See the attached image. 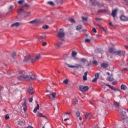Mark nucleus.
Returning <instances> with one entry per match:
<instances>
[{
  "label": "nucleus",
  "mask_w": 128,
  "mask_h": 128,
  "mask_svg": "<svg viewBox=\"0 0 128 128\" xmlns=\"http://www.w3.org/2000/svg\"><path fill=\"white\" fill-rule=\"evenodd\" d=\"M101 68H108V63H103L100 64Z\"/></svg>",
  "instance_id": "nucleus-20"
},
{
  "label": "nucleus",
  "mask_w": 128,
  "mask_h": 128,
  "mask_svg": "<svg viewBox=\"0 0 128 128\" xmlns=\"http://www.w3.org/2000/svg\"><path fill=\"white\" fill-rule=\"evenodd\" d=\"M68 20L72 24H76V21L74 18L68 19Z\"/></svg>",
  "instance_id": "nucleus-35"
},
{
  "label": "nucleus",
  "mask_w": 128,
  "mask_h": 128,
  "mask_svg": "<svg viewBox=\"0 0 128 128\" xmlns=\"http://www.w3.org/2000/svg\"><path fill=\"white\" fill-rule=\"evenodd\" d=\"M26 128H34V127H32V126H28Z\"/></svg>",
  "instance_id": "nucleus-63"
},
{
  "label": "nucleus",
  "mask_w": 128,
  "mask_h": 128,
  "mask_svg": "<svg viewBox=\"0 0 128 128\" xmlns=\"http://www.w3.org/2000/svg\"><path fill=\"white\" fill-rule=\"evenodd\" d=\"M114 106L115 108L117 109H118L120 108V104L116 102H114Z\"/></svg>",
  "instance_id": "nucleus-24"
},
{
  "label": "nucleus",
  "mask_w": 128,
  "mask_h": 128,
  "mask_svg": "<svg viewBox=\"0 0 128 128\" xmlns=\"http://www.w3.org/2000/svg\"><path fill=\"white\" fill-rule=\"evenodd\" d=\"M24 2V0H20L18 1V4L22 6Z\"/></svg>",
  "instance_id": "nucleus-34"
},
{
  "label": "nucleus",
  "mask_w": 128,
  "mask_h": 128,
  "mask_svg": "<svg viewBox=\"0 0 128 128\" xmlns=\"http://www.w3.org/2000/svg\"><path fill=\"white\" fill-rule=\"evenodd\" d=\"M4 90V87L0 86V92Z\"/></svg>",
  "instance_id": "nucleus-56"
},
{
  "label": "nucleus",
  "mask_w": 128,
  "mask_h": 128,
  "mask_svg": "<svg viewBox=\"0 0 128 128\" xmlns=\"http://www.w3.org/2000/svg\"><path fill=\"white\" fill-rule=\"evenodd\" d=\"M124 54H126V52L124 51H122V50H118L116 52V56H124Z\"/></svg>",
  "instance_id": "nucleus-8"
},
{
  "label": "nucleus",
  "mask_w": 128,
  "mask_h": 128,
  "mask_svg": "<svg viewBox=\"0 0 128 128\" xmlns=\"http://www.w3.org/2000/svg\"><path fill=\"white\" fill-rule=\"evenodd\" d=\"M70 120V118H66L64 119V122H66V120Z\"/></svg>",
  "instance_id": "nucleus-61"
},
{
  "label": "nucleus",
  "mask_w": 128,
  "mask_h": 128,
  "mask_svg": "<svg viewBox=\"0 0 128 128\" xmlns=\"http://www.w3.org/2000/svg\"><path fill=\"white\" fill-rule=\"evenodd\" d=\"M99 77H100V74H98V73H96L95 74V78H98Z\"/></svg>",
  "instance_id": "nucleus-45"
},
{
  "label": "nucleus",
  "mask_w": 128,
  "mask_h": 128,
  "mask_svg": "<svg viewBox=\"0 0 128 128\" xmlns=\"http://www.w3.org/2000/svg\"><path fill=\"white\" fill-rule=\"evenodd\" d=\"M88 72H86L84 73V76H88Z\"/></svg>",
  "instance_id": "nucleus-58"
},
{
  "label": "nucleus",
  "mask_w": 128,
  "mask_h": 128,
  "mask_svg": "<svg viewBox=\"0 0 128 128\" xmlns=\"http://www.w3.org/2000/svg\"><path fill=\"white\" fill-rule=\"evenodd\" d=\"M7 74H12V72H10V71H8L7 72Z\"/></svg>",
  "instance_id": "nucleus-59"
},
{
  "label": "nucleus",
  "mask_w": 128,
  "mask_h": 128,
  "mask_svg": "<svg viewBox=\"0 0 128 128\" xmlns=\"http://www.w3.org/2000/svg\"><path fill=\"white\" fill-rule=\"evenodd\" d=\"M36 80V76L32 74L30 76H29L28 80Z\"/></svg>",
  "instance_id": "nucleus-22"
},
{
  "label": "nucleus",
  "mask_w": 128,
  "mask_h": 128,
  "mask_svg": "<svg viewBox=\"0 0 128 128\" xmlns=\"http://www.w3.org/2000/svg\"><path fill=\"white\" fill-rule=\"evenodd\" d=\"M120 116L122 118V120L123 122H128V118H124V116H126V112L122 110V112H120Z\"/></svg>",
  "instance_id": "nucleus-5"
},
{
  "label": "nucleus",
  "mask_w": 128,
  "mask_h": 128,
  "mask_svg": "<svg viewBox=\"0 0 128 128\" xmlns=\"http://www.w3.org/2000/svg\"><path fill=\"white\" fill-rule=\"evenodd\" d=\"M33 57L30 55H28L24 57V59L23 60L24 62H30L32 64H34V61H32Z\"/></svg>",
  "instance_id": "nucleus-1"
},
{
  "label": "nucleus",
  "mask_w": 128,
  "mask_h": 128,
  "mask_svg": "<svg viewBox=\"0 0 128 128\" xmlns=\"http://www.w3.org/2000/svg\"><path fill=\"white\" fill-rule=\"evenodd\" d=\"M40 56H41L40 54L36 55L35 58L33 57V60H32V62H38V60H40Z\"/></svg>",
  "instance_id": "nucleus-9"
},
{
  "label": "nucleus",
  "mask_w": 128,
  "mask_h": 128,
  "mask_svg": "<svg viewBox=\"0 0 128 128\" xmlns=\"http://www.w3.org/2000/svg\"><path fill=\"white\" fill-rule=\"evenodd\" d=\"M46 44H48V43L46 42H44L42 44V46H46Z\"/></svg>",
  "instance_id": "nucleus-52"
},
{
  "label": "nucleus",
  "mask_w": 128,
  "mask_h": 128,
  "mask_svg": "<svg viewBox=\"0 0 128 128\" xmlns=\"http://www.w3.org/2000/svg\"><path fill=\"white\" fill-rule=\"evenodd\" d=\"M92 4V6H100V2H98V1H96V0H90Z\"/></svg>",
  "instance_id": "nucleus-10"
},
{
  "label": "nucleus",
  "mask_w": 128,
  "mask_h": 128,
  "mask_svg": "<svg viewBox=\"0 0 128 128\" xmlns=\"http://www.w3.org/2000/svg\"><path fill=\"white\" fill-rule=\"evenodd\" d=\"M76 116H80V112H76Z\"/></svg>",
  "instance_id": "nucleus-43"
},
{
  "label": "nucleus",
  "mask_w": 128,
  "mask_h": 128,
  "mask_svg": "<svg viewBox=\"0 0 128 128\" xmlns=\"http://www.w3.org/2000/svg\"><path fill=\"white\" fill-rule=\"evenodd\" d=\"M16 54L14 52H13L12 53V58H16Z\"/></svg>",
  "instance_id": "nucleus-39"
},
{
  "label": "nucleus",
  "mask_w": 128,
  "mask_h": 128,
  "mask_svg": "<svg viewBox=\"0 0 128 128\" xmlns=\"http://www.w3.org/2000/svg\"><path fill=\"white\" fill-rule=\"evenodd\" d=\"M76 54H78V53L76 52L75 51L72 52V58H74V56H76Z\"/></svg>",
  "instance_id": "nucleus-30"
},
{
  "label": "nucleus",
  "mask_w": 128,
  "mask_h": 128,
  "mask_svg": "<svg viewBox=\"0 0 128 128\" xmlns=\"http://www.w3.org/2000/svg\"><path fill=\"white\" fill-rule=\"evenodd\" d=\"M18 80L28 81L30 80V76L24 74H22L18 77Z\"/></svg>",
  "instance_id": "nucleus-3"
},
{
  "label": "nucleus",
  "mask_w": 128,
  "mask_h": 128,
  "mask_svg": "<svg viewBox=\"0 0 128 128\" xmlns=\"http://www.w3.org/2000/svg\"><path fill=\"white\" fill-rule=\"evenodd\" d=\"M93 64H95V66H98V62L95 60L93 62Z\"/></svg>",
  "instance_id": "nucleus-44"
},
{
  "label": "nucleus",
  "mask_w": 128,
  "mask_h": 128,
  "mask_svg": "<svg viewBox=\"0 0 128 128\" xmlns=\"http://www.w3.org/2000/svg\"><path fill=\"white\" fill-rule=\"evenodd\" d=\"M98 26L99 28H102V29L104 30V32H106V30L104 29V27L102 26H100V25H98Z\"/></svg>",
  "instance_id": "nucleus-40"
},
{
  "label": "nucleus",
  "mask_w": 128,
  "mask_h": 128,
  "mask_svg": "<svg viewBox=\"0 0 128 128\" xmlns=\"http://www.w3.org/2000/svg\"><path fill=\"white\" fill-rule=\"evenodd\" d=\"M86 60L84 58H82L80 60V62H86Z\"/></svg>",
  "instance_id": "nucleus-53"
},
{
  "label": "nucleus",
  "mask_w": 128,
  "mask_h": 128,
  "mask_svg": "<svg viewBox=\"0 0 128 128\" xmlns=\"http://www.w3.org/2000/svg\"><path fill=\"white\" fill-rule=\"evenodd\" d=\"M30 16V12H28L24 14V16L25 18H28V16Z\"/></svg>",
  "instance_id": "nucleus-33"
},
{
  "label": "nucleus",
  "mask_w": 128,
  "mask_h": 128,
  "mask_svg": "<svg viewBox=\"0 0 128 128\" xmlns=\"http://www.w3.org/2000/svg\"><path fill=\"white\" fill-rule=\"evenodd\" d=\"M98 80V78H96L95 77V78H94L92 80V82H96Z\"/></svg>",
  "instance_id": "nucleus-46"
},
{
  "label": "nucleus",
  "mask_w": 128,
  "mask_h": 128,
  "mask_svg": "<svg viewBox=\"0 0 128 128\" xmlns=\"http://www.w3.org/2000/svg\"><path fill=\"white\" fill-rule=\"evenodd\" d=\"M92 66V62H88L86 64V66Z\"/></svg>",
  "instance_id": "nucleus-54"
},
{
  "label": "nucleus",
  "mask_w": 128,
  "mask_h": 128,
  "mask_svg": "<svg viewBox=\"0 0 128 128\" xmlns=\"http://www.w3.org/2000/svg\"><path fill=\"white\" fill-rule=\"evenodd\" d=\"M90 42V39H86L85 40V42Z\"/></svg>",
  "instance_id": "nucleus-51"
},
{
  "label": "nucleus",
  "mask_w": 128,
  "mask_h": 128,
  "mask_svg": "<svg viewBox=\"0 0 128 128\" xmlns=\"http://www.w3.org/2000/svg\"><path fill=\"white\" fill-rule=\"evenodd\" d=\"M78 100H75V104H78Z\"/></svg>",
  "instance_id": "nucleus-62"
},
{
  "label": "nucleus",
  "mask_w": 128,
  "mask_h": 128,
  "mask_svg": "<svg viewBox=\"0 0 128 128\" xmlns=\"http://www.w3.org/2000/svg\"><path fill=\"white\" fill-rule=\"evenodd\" d=\"M29 102H32V98H30Z\"/></svg>",
  "instance_id": "nucleus-57"
},
{
  "label": "nucleus",
  "mask_w": 128,
  "mask_h": 128,
  "mask_svg": "<svg viewBox=\"0 0 128 128\" xmlns=\"http://www.w3.org/2000/svg\"><path fill=\"white\" fill-rule=\"evenodd\" d=\"M58 36L60 38V40H64V38L66 34L64 32L63 28H60V31L58 32Z\"/></svg>",
  "instance_id": "nucleus-2"
},
{
  "label": "nucleus",
  "mask_w": 128,
  "mask_h": 128,
  "mask_svg": "<svg viewBox=\"0 0 128 128\" xmlns=\"http://www.w3.org/2000/svg\"><path fill=\"white\" fill-rule=\"evenodd\" d=\"M80 92H88V86H82V85H80Z\"/></svg>",
  "instance_id": "nucleus-7"
},
{
  "label": "nucleus",
  "mask_w": 128,
  "mask_h": 128,
  "mask_svg": "<svg viewBox=\"0 0 128 128\" xmlns=\"http://www.w3.org/2000/svg\"><path fill=\"white\" fill-rule=\"evenodd\" d=\"M106 12V10H99L98 11V14H104Z\"/></svg>",
  "instance_id": "nucleus-25"
},
{
  "label": "nucleus",
  "mask_w": 128,
  "mask_h": 128,
  "mask_svg": "<svg viewBox=\"0 0 128 128\" xmlns=\"http://www.w3.org/2000/svg\"><path fill=\"white\" fill-rule=\"evenodd\" d=\"M122 72H128V68H124L122 70Z\"/></svg>",
  "instance_id": "nucleus-49"
},
{
  "label": "nucleus",
  "mask_w": 128,
  "mask_h": 128,
  "mask_svg": "<svg viewBox=\"0 0 128 128\" xmlns=\"http://www.w3.org/2000/svg\"><path fill=\"white\" fill-rule=\"evenodd\" d=\"M120 88L122 90H126L128 88V86H126V84H122L120 86Z\"/></svg>",
  "instance_id": "nucleus-21"
},
{
  "label": "nucleus",
  "mask_w": 128,
  "mask_h": 128,
  "mask_svg": "<svg viewBox=\"0 0 128 128\" xmlns=\"http://www.w3.org/2000/svg\"><path fill=\"white\" fill-rule=\"evenodd\" d=\"M109 26H112V22H109Z\"/></svg>",
  "instance_id": "nucleus-64"
},
{
  "label": "nucleus",
  "mask_w": 128,
  "mask_h": 128,
  "mask_svg": "<svg viewBox=\"0 0 128 128\" xmlns=\"http://www.w3.org/2000/svg\"><path fill=\"white\" fill-rule=\"evenodd\" d=\"M82 25L78 26L76 28V30H82Z\"/></svg>",
  "instance_id": "nucleus-32"
},
{
  "label": "nucleus",
  "mask_w": 128,
  "mask_h": 128,
  "mask_svg": "<svg viewBox=\"0 0 128 128\" xmlns=\"http://www.w3.org/2000/svg\"><path fill=\"white\" fill-rule=\"evenodd\" d=\"M37 22H38V20H34L32 21L29 22V24H36Z\"/></svg>",
  "instance_id": "nucleus-29"
},
{
  "label": "nucleus",
  "mask_w": 128,
  "mask_h": 128,
  "mask_svg": "<svg viewBox=\"0 0 128 128\" xmlns=\"http://www.w3.org/2000/svg\"><path fill=\"white\" fill-rule=\"evenodd\" d=\"M56 92H52L48 95V96L50 98H52V100H54V98H56Z\"/></svg>",
  "instance_id": "nucleus-15"
},
{
  "label": "nucleus",
  "mask_w": 128,
  "mask_h": 128,
  "mask_svg": "<svg viewBox=\"0 0 128 128\" xmlns=\"http://www.w3.org/2000/svg\"><path fill=\"white\" fill-rule=\"evenodd\" d=\"M5 118L6 120H8V118H10V116L8 115V114H6L5 116Z\"/></svg>",
  "instance_id": "nucleus-42"
},
{
  "label": "nucleus",
  "mask_w": 128,
  "mask_h": 128,
  "mask_svg": "<svg viewBox=\"0 0 128 128\" xmlns=\"http://www.w3.org/2000/svg\"><path fill=\"white\" fill-rule=\"evenodd\" d=\"M64 44L62 42H60L58 44H55V48H58L60 46L63 44Z\"/></svg>",
  "instance_id": "nucleus-26"
},
{
  "label": "nucleus",
  "mask_w": 128,
  "mask_h": 128,
  "mask_svg": "<svg viewBox=\"0 0 128 128\" xmlns=\"http://www.w3.org/2000/svg\"><path fill=\"white\" fill-rule=\"evenodd\" d=\"M66 66H68V68H82V66L80 64H75V66H70L68 64H66Z\"/></svg>",
  "instance_id": "nucleus-4"
},
{
  "label": "nucleus",
  "mask_w": 128,
  "mask_h": 128,
  "mask_svg": "<svg viewBox=\"0 0 128 128\" xmlns=\"http://www.w3.org/2000/svg\"><path fill=\"white\" fill-rule=\"evenodd\" d=\"M20 26V22H15L11 25L12 28H14L15 26L16 28H18Z\"/></svg>",
  "instance_id": "nucleus-18"
},
{
  "label": "nucleus",
  "mask_w": 128,
  "mask_h": 128,
  "mask_svg": "<svg viewBox=\"0 0 128 128\" xmlns=\"http://www.w3.org/2000/svg\"><path fill=\"white\" fill-rule=\"evenodd\" d=\"M27 92H28L29 94H30V96H32V94H34V90L32 87L29 86L27 90Z\"/></svg>",
  "instance_id": "nucleus-6"
},
{
  "label": "nucleus",
  "mask_w": 128,
  "mask_h": 128,
  "mask_svg": "<svg viewBox=\"0 0 128 128\" xmlns=\"http://www.w3.org/2000/svg\"><path fill=\"white\" fill-rule=\"evenodd\" d=\"M37 116H40V117L42 116V118H46V116L42 114L39 112H37Z\"/></svg>",
  "instance_id": "nucleus-27"
},
{
  "label": "nucleus",
  "mask_w": 128,
  "mask_h": 128,
  "mask_svg": "<svg viewBox=\"0 0 128 128\" xmlns=\"http://www.w3.org/2000/svg\"><path fill=\"white\" fill-rule=\"evenodd\" d=\"M108 52H110V54H115L116 52V48H109L108 50Z\"/></svg>",
  "instance_id": "nucleus-11"
},
{
  "label": "nucleus",
  "mask_w": 128,
  "mask_h": 128,
  "mask_svg": "<svg viewBox=\"0 0 128 128\" xmlns=\"http://www.w3.org/2000/svg\"><path fill=\"white\" fill-rule=\"evenodd\" d=\"M106 86H108V88H110L112 90H116V89L114 87V86H112L108 84H106Z\"/></svg>",
  "instance_id": "nucleus-23"
},
{
  "label": "nucleus",
  "mask_w": 128,
  "mask_h": 128,
  "mask_svg": "<svg viewBox=\"0 0 128 128\" xmlns=\"http://www.w3.org/2000/svg\"><path fill=\"white\" fill-rule=\"evenodd\" d=\"M88 80V77L86 76H83V80Z\"/></svg>",
  "instance_id": "nucleus-48"
},
{
  "label": "nucleus",
  "mask_w": 128,
  "mask_h": 128,
  "mask_svg": "<svg viewBox=\"0 0 128 128\" xmlns=\"http://www.w3.org/2000/svg\"><path fill=\"white\" fill-rule=\"evenodd\" d=\"M36 102L37 104L36 106L34 108V112L36 113V112H38V110H40V104L38 102V101H36Z\"/></svg>",
  "instance_id": "nucleus-16"
},
{
  "label": "nucleus",
  "mask_w": 128,
  "mask_h": 128,
  "mask_svg": "<svg viewBox=\"0 0 128 128\" xmlns=\"http://www.w3.org/2000/svg\"><path fill=\"white\" fill-rule=\"evenodd\" d=\"M120 19L121 20H122L123 22H126V21H128V18L122 15L120 17Z\"/></svg>",
  "instance_id": "nucleus-17"
},
{
  "label": "nucleus",
  "mask_w": 128,
  "mask_h": 128,
  "mask_svg": "<svg viewBox=\"0 0 128 128\" xmlns=\"http://www.w3.org/2000/svg\"><path fill=\"white\" fill-rule=\"evenodd\" d=\"M24 6H28V4H24V5L23 6L22 8L24 7Z\"/></svg>",
  "instance_id": "nucleus-60"
},
{
  "label": "nucleus",
  "mask_w": 128,
  "mask_h": 128,
  "mask_svg": "<svg viewBox=\"0 0 128 128\" xmlns=\"http://www.w3.org/2000/svg\"><path fill=\"white\" fill-rule=\"evenodd\" d=\"M108 80L109 82H112V80H114V78L110 76L108 78Z\"/></svg>",
  "instance_id": "nucleus-41"
},
{
  "label": "nucleus",
  "mask_w": 128,
  "mask_h": 128,
  "mask_svg": "<svg viewBox=\"0 0 128 128\" xmlns=\"http://www.w3.org/2000/svg\"><path fill=\"white\" fill-rule=\"evenodd\" d=\"M45 38H46V34H43L37 38V39L38 40H45Z\"/></svg>",
  "instance_id": "nucleus-14"
},
{
  "label": "nucleus",
  "mask_w": 128,
  "mask_h": 128,
  "mask_svg": "<svg viewBox=\"0 0 128 128\" xmlns=\"http://www.w3.org/2000/svg\"><path fill=\"white\" fill-rule=\"evenodd\" d=\"M24 12V8H20L18 12V14H22V12Z\"/></svg>",
  "instance_id": "nucleus-28"
},
{
  "label": "nucleus",
  "mask_w": 128,
  "mask_h": 128,
  "mask_svg": "<svg viewBox=\"0 0 128 128\" xmlns=\"http://www.w3.org/2000/svg\"><path fill=\"white\" fill-rule=\"evenodd\" d=\"M92 30L96 34V29L94 28H92Z\"/></svg>",
  "instance_id": "nucleus-50"
},
{
  "label": "nucleus",
  "mask_w": 128,
  "mask_h": 128,
  "mask_svg": "<svg viewBox=\"0 0 128 128\" xmlns=\"http://www.w3.org/2000/svg\"><path fill=\"white\" fill-rule=\"evenodd\" d=\"M24 102L22 105L24 106V112H26V110H28V107L26 106V98L24 99Z\"/></svg>",
  "instance_id": "nucleus-12"
},
{
  "label": "nucleus",
  "mask_w": 128,
  "mask_h": 128,
  "mask_svg": "<svg viewBox=\"0 0 128 128\" xmlns=\"http://www.w3.org/2000/svg\"><path fill=\"white\" fill-rule=\"evenodd\" d=\"M48 25H44L42 26V28H44V30H48Z\"/></svg>",
  "instance_id": "nucleus-36"
},
{
  "label": "nucleus",
  "mask_w": 128,
  "mask_h": 128,
  "mask_svg": "<svg viewBox=\"0 0 128 128\" xmlns=\"http://www.w3.org/2000/svg\"><path fill=\"white\" fill-rule=\"evenodd\" d=\"M96 20L97 22H98L99 20H102V18H96Z\"/></svg>",
  "instance_id": "nucleus-55"
},
{
  "label": "nucleus",
  "mask_w": 128,
  "mask_h": 128,
  "mask_svg": "<svg viewBox=\"0 0 128 128\" xmlns=\"http://www.w3.org/2000/svg\"><path fill=\"white\" fill-rule=\"evenodd\" d=\"M24 124V121H20L18 122V124H20V126H22Z\"/></svg>",
  "instance_id": "nucleus-47"
},
{
  "label": "nucleus",
  "mask_w": 128,
  "mask_h": 128,
  "mask_svg": "<svg viewBox=\"0 0 128 128\" xmlns=\"http://www.w3.org/2000/svg\"><path fill=\"white\" fill-rule=\"evenodd\" d=\"M48 4H50V6H54V3L52 1L48 2Z\"/></svg>",
  "instance_id": "nucleus-38"
},
{
  "label": "nucleus",
  "mask_w": 128,
  "mask_h": 128,
  "mask_svg": "<svg viewBox=\"0 0 128 128\" xmlns=\"http://www.w3.org/2000/svg\"><path fill=\"white\" fill-rule=\"evenodd\" d=\"M118 12V10L114 9V10H112V16L114 18L116 16V14Z\"/></svg>",
  "instance_id": "nucleus-13"
},
{
  "label": "nucleus",
  "mask_w": 128,
  "mask_h": 128,
  "mask_svg": "<svg viewBox=\"0 0 128 128\" xmlns=\"http://www.w3.org/2000/svg\"><path fill=\"white\" fill-rule=\"evenodd\" d=\"M90 116H92V115H90V113L87 112L85 114L86 120H89V118H90Z\"/></svg>",
  "instance_id": "nucleus-19"
},
{
  "label": "nucleus",
  "mask_w": 128,
  "mask_h": 128,
  "mask_svg": "<svg viewBox=\"0 0 128 128\" xmlns=\"http://www.w3.org/2000/svg\"><path fill=\"white\" fill-rule=\"evenodd\" d=\"M63 82L64 84H68V79L66 78V80H64Z\"/></svg>",
  "instance_id": "nucleus-37"
},
{
  "label": "nucleus",
  "mask_w": 128,
  "mask_h": 128,
  "mask_svg": "<svg viewBox=\"0 0 128 128\" xmlns=\"http://www.w3.org/2000/svg\"><path fill=\"white\" fill-rule=\"evenodd\" d=\"M81 18L82 20V22H88V18L87 17L84 18L82 16Z\"/></svg>",
  "instance_id": "nucleus-31"
}]
</instances>
